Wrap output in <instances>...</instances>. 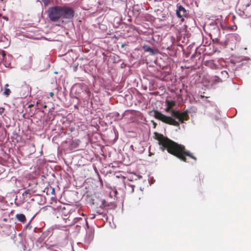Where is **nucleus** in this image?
<instances>
[{
	"mask_svg": "<svg viewBox=\"0 0 251 251\" xmlns=\"http://www.w3.org/2000/svg\"><path fill=\"white\" fill-rule=\"evenodd\" d=\"M154 135L155 139L158 141L162 151L166 150L168 153L185 162H188L186 157L193 159L195 161L197 160V158L190 151H187L184 146L178 144L163 134L155 132Z\"/></svg>",
	"mask_w": 251,
	"mask_h": 251,
	"instance_id": "f257e3e1",
	"label": "nucleus"
},
{
	"mask_svg": "<svg viewBox=\"0 0 251 251\" xmlns=\"http://www.w3.org/2000/svg\"><path fill=\"white\" fill-rule=\"evenodd\" d=\"M165 102L167 105V107L165 109L166 112H171L172 116L177 119L181 123H183L184 121L188 120L189 115L187 111L180 112L179 111L172 110V108L176 105L175 101L166 100Z\"/></svg>",
	"mask_w": 251,
	"mask_h": 251,
	"instance_id": "f03ea898",
	"label": "nucleus"
},
{
	"mask_svg": "<svg viewBox=\"0 0 251 251\" xmlns=\"http://www.w3.org/2000/svg\"><path fill=\"white\" fill-rule=\"evenodd\" d=\"M153 116L155 119L165 124L176 126H179V122L176 121L172 117L167 116L157 110L153 111Z\"/></svg>",
	"mask_w": 251,
	"mask_h": 251,
	"instance_id": "7ed1b4c3",
	"label": "nucleus"
},
{
	"mask_svg": "<svg viewBox=\"0 0 251 251\" xmlns=\"http://www.w3.org/2000/svg\"><path fill=\"white\" fill-rule=\"evenodd\" d=\"M60 6L49 7L48 15L49 19L53 22H57L61 19Z\"/></svg>",
	"mask_w": 251,
	"mask_h": 251,
	"instance_id": "20e7f679",
	"label": "nucleus"
},
{
	"mask_svg": "<svg viewBox=\"0 0 251 251\" xmlns=\"http://www.w3.org/2000/svg\"><path fill=\"white\" fill-rule=\"evenodd\" d=\"M60 13L62 19H71L75 15V11L71 7L63 5L60 6Z\"/></svg>",
	"mask_w": 251,
	"mask_h": 251,
	"instance_id": "39448f33",
	"label": "nucleus"
},
{
	"mask_svg": "<svg viewBox=\"0 0 251 251\" xmlns=\"http://www.w3.org/2000/svg\"><path fill=\"white\" fill-rule=\"evenodd\" d=\"M176 14L177 17L182 18L181 21L183 22L184 20L183 17L187 16L188 12L182 5H179L177 6V8L176 10Z\"/></svg>",
	"mask_w": 251,
	"mask_h": 251,
	"instance_id": "423d86ee",
	"label": "nucleus"
},
{
	"mask_svg": "<svg viewBox=\"0 0 251 251\" xmlns=\"http://www.w3.org/2000/svg\"><path fill=\"white\" fill-rule=\"evenodd\" d=\"M62 221L61 222V225L62 227H66L74 225V222L70 219V215L67 217H62Z\"/></svg>",
	"mask_w": 251,
	"mask_h": 251,
	"instance_id": "0eeeda50",
	"label": "nucleus"
},
{
	"mask_svg": "<svg viewBox=\"0 0 251 251\" xmlns=\"http://www.w3.org/2000/svg\"><path fill=\"white\" fill-rule=\"evenodd\" d=\"M15 218L23 224L25 223L26 219L25 215L23 214H17L15 215Z\"/></svg>",
	"mask_w": 251,
	"mask_h": 251,
	"instance_id": "6e6552de",
	"label": "nucleus"
},
{
	"mask_svg": "<svg viewBox=\"0 0 251 251\" xmlns=\"http://www.w3.org/2000/svg\"><path fill=\"white\" fill-rule=\"evenodd\" d=\"M63 211H66V208L65 207H63V208H61L60 209V213H61L62 215L64 214V216H62V217H68V215L69 214V211L68 210H66V211H65L64 212Z\"/></svg>",
	"mask_w": 251,
	"mask_h": 251,
	"instance_id": "1a4fd4ad",
	"label": "nucleus"
},
{
	"mask_svg": "<svg viewBox=\"0 0 251 251\" xmlns=\"http://www.w3.org/2000/svg\"><path fill=\"white\" fill-rule=\"evenodd\" d=\"M135 186L133 185L129 184L127 185L126 188L127 190L130 193H133L134 192Z\"/></svg>",
	"mask_w": 251,
	"mask_h": 251,
	"instance_id": "9d476101",
	"label": "nucleus"
},
{
	"mask_svg": "<svg viewBox=\"0 0 251 251\" xmlns=\"http://www.w3.org/2000/svg\"><path fill=\"white\" fill-rule=\"evenodd\" d=\"M10 90L8 88H5L4 91L3 92L4 95L7 97L10 94Z\"/></svg>",
	"mask_w": 251,
	"mask_h": 251,
	"instance_id": "9b49d317",
	"label": "nucleus"
},
{
	"mask_svg": "<svg viewBox=\"0 0 251 251\" xmlns=\"http://www.w3.org/2000/svg\"><path fill=\"white\" fill-rule=\"evenodd\" d=\"M144 49L145 51H149L150 52H153V49L150 47H144Z\"/></svg>",
	"mask_w": 251,
	"mask_h": 251,
	"instance_id": "f8f14e48",
	"label": "nucleus"
},
{
	"mask_svg": "<svg viewBox=\"0 0 251 251\" xmlns=\"http://www.w3.org/2000/svg\"><path fill=\"white\" fill-rule=\"evenodd\" d=\"M42 2L44 3L45 6H47L49 4L51 0H41Z\"/></svg>",
	"mask_w": 251,
	"mask_h": 251,
	"instance_id": "ddd939ff",
	"label": "nucleus"
},
{
	"mask_svg": "<svg viewBox=\"0 0 251 251\" xmlns=\"http://www.w3.org/2000/svg\"><path fill=\"white\" fill-rule=\"evenodd\" d=\"M5 109L3 107H0V115H2V114L4 113Z\"/></svg>",
	"mask_w": 251,
	"mask_h": 251,
	"instance_id": "4468645a",
	"label": "nucleus"
},
{
	"mask_svg": "<svg viewBox=\"0 0 251 251\" xmlns=\"http://www.w3.org/2000/svg\"><path fill=\"white\" fill-rule=\"evenodd\" d=\"M102 205L103 207H106V206H108V205L106 204V201L105 200H103L102 201Z\"/></svg>",
	"mask_w": 251,
	"mask_h": 251,
	"instance_id": "2eb2a0df",
	"label": "nucleus"
},
{
	"mask_svg": "<svg viewBox=\"0 0 251 251\" xmlns=\"http://www.w3.org/2000/svg\"><path fill=\"white\" fill-rule=\"evenodd\" d=\"M29 192H30V190H29V189H28V190H26V191H25V194H28V193H29Z\"/></svg>",
	"mask_w": 251,
	"mask_h": 251,
	"instance_id": "dca6fc26",
	"label": "nucleus"
},
{
	"mask_svg": "<svg viewBox=\"0 0 251 251\" xmlns=\"http://www.w3.org/2000/svg\"><path fill=\"white\" fill-rule=\"evenodd\" d=\"M222 74L226 73V75H227V73L226 71L222 72Z\"/></svg>",
	"mask_w": 251,
	"mask_h": 251,
	"instance_id": "f3484780",
	"label": "nucleus"
},
{
	"mask_svg": "<svg viewBox=\"0 0 251 251\" xmlns=\"http://www.w3.org/2000/svg\"><path fill=\"white\" fill-rule=\"evenodd\" d=\"M8 86H9V85L8 84H6L5 85V88H7V87H8Z\"/></svg>",
	"mask_w": 251,
	"mask_h": 251,
	"instance_id": "a211bd4d",
	"label": "nucleus"
},
{
	"mask_svg": "<svg viewBox=\"0 0 251 251\" xmlns=\"http://www.w3.org/2000/svg\"><path fill=\"white\" fill-rule=\"evenodd\" d=\"M5 53H4V51H2V55H3V56H5Z\"/></svg>",
	"mask_w": 251,
	"mask_h": 251,
	"instance_id": "6ab92c4d",
	"label": "nucleus"
},
{
	"mask_svg": "<svg viewBox=\"0 0 251 251\" xmlns=\"http://www.w3.org/2000/svg\"><path fill=\"white\" fill-rule=\"evenodd\" d=\"M50 96L52 97V96L53 95V93L52 92H51L50 93Z\"/></svg>",
	"mask_w": 251,
	"mask_h": 251,
	"instance_id": "aec40b11",
	"label": "nucleus"
},
{
	"mask_svg": "<svg viewBox=\"0 0 251 251\" xmlns=\"http://www.w3.org/2000/svg\"><path fill=\"white\" fill-rule=\"evenodd\" d=\"M33 106V104H30L29 106H28V107H31Z\"/></svg>",
	"mask_w": 251,
	"mask_h": 251,
	"instance_id": "412c9836",
	"label": "nucleus"
},
{
	"mask_svg": "<svg viewBox=\"0 0 251 251\" xmlns=\"http://www.w3.org/2000/svg\"><path fill=\"white\" fill-rule=\"evenodd\" d=\"M95 216L93 215V216H92V218H91L92 219H94V218H95Z\"/></svg>",
	"mask_w": 251,
	"mask_h": 251,
	"instance_id": "4be33fe9",
	"label": "nucleus"
},
{
	"mask_svg": "<svg viewBox=\"0 0 251 251\" xmlns=\"http://www.w3.org/2000/svg\"><path fill=\"white\" fill-rule=\"evenodd\" d=\"M95 216L93 215V216H92V218H91L92 219H94V218H95Z\"/></svg>",
	"mask_w": 251,
	"mask_h": 251,
	"instance_id": "5701e85b",
	"label": "nucleus"
},
{
	"mask_svg": "<svg viewBox=\"0 0 251 251\" xmlns=\"http://www.w3.org/2000/svg\"><path fill=\"white\" fill-rule=\"evenodd\" d=\"M154 127H155V126H156V124L155 123H154Z\"/></svg>",
	"mask_w": 251,
	"mask_h": 251,
	"instance_id": "b1692460",
	"label": "nucleus"
},
{
	"mask_svg": "<svg viewBox=\"0 0 251 251\" xmlns=\"http://www.w3.org/2000/svg\"><path fill=\"white\" fill-rule=\"evenodd\" d=\"M46 107H47L46 105L44 106V108H46Z\"/></svg>",
	"mask_w": 251,
	"mask_h": 251,
	"instance_id": "393cba45",
	"label": "nucleus"
}]
</instances>
